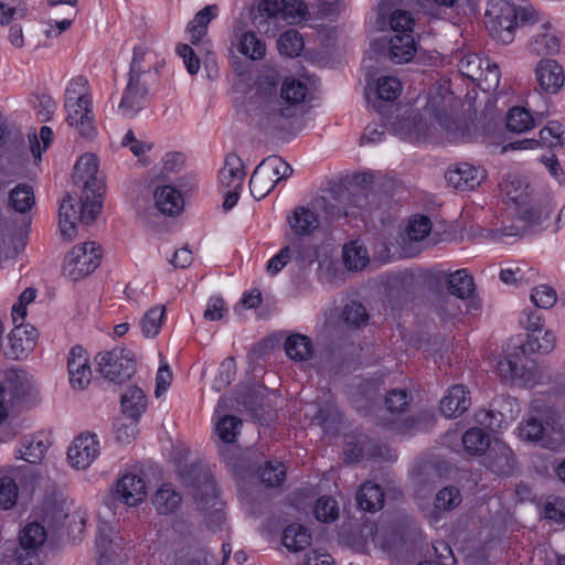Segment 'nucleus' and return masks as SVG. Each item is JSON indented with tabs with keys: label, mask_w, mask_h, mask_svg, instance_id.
<instances>
[{
	"label": "nucleus",
	"mask_w": 565,
	"mask_h": 565,
	"mask_svg": "<svg viewBox=\"0 0 565 565\" xmlns=\"http://www.w3.org/2000/svg\"><path fill=\"white\" fill-rule=\"evenodd\" d=\"M462 106L460 97L451 90L450 81L441 78L426 96L425 115L403 117L392 124V130L399 139L419 145L431 137V128L439 129L448 142L460 143L479 139L477 125L455 115Z\"/></svg>",
	"instance_id": "1"
},
{
	"label": "nucleus",
	"mask_w": 565,
	"mask_h": 565,
	"mask_svg": "<svg viewBox=\"0 0 565 565\" xmlns=\"http://www.w3.org/2000/svg\"><path fill=\"white\" fill-rule=\"evenodd\" d=\"M556 338L552 331L527 333L526 340L513 351H508L497 363L498 375L503 384L532 388L543 380L539 365L527 354L548 353L555 347Z\"/></svg>",
	"instance_id": "2"
},
{
	"label": "nucleus",
	"mask_w": 565,
	"mask_h": 565,
	"mask_svg": "<svg viewBox=\"0 0 565 565\" xmlns=\"http://www.w3.org/2000/svg\"><path fill=\"white\" fill-rule=\"evenodd\" d=\"M402 0H379L367 17L369 25L377 32L387 28L394 33L390 40V58L394 63L409 62L416 52L413 36L415 20L408 11L398 10Z\"/></svg>",
	"instance_id": "3"
},
{
	"label": "nucleus",
	"mask_w": 565,
	"mask_h": 565,
	"mask_svg": "<svg viewBox=\"0 0 565 565\" xmlns=\"http://www.w3.org/2000/svg\"><path fill=\"white\" fill-rule=\"evenodd\" d=\"M516 435L521 440L559 450L565 446V416L555 405L536 397L530 403L527 417L519 423Z\"/></svg>",
	"instance_id": "4"
},
{
	"label": "nucleus",
	"mask_w": 565,
	"mask_h": 565,
	"mask_svg": "<svg viewBox=\"0 0 565 565\" xmlns=\"http://www.w3.org/2000/svg\"><path fill=\"white\" fill-rule=\"evenodd\" d=\"M501 193L507 199L511 215L522 224H512L500 230L501 236H518L525 226L540 224L550 214L547 205H541L529 182L518 175L509 174L500 184Z\"/></svg>",
	"instance_id": "5"
},
{
	"label": "nucleus",
	"mask_w": 565,
	"mask_h": 565,
	"mask_svg": "<svg viewBox=\"0 0 565 565\" xmlns=\"http://www.w3.org/2000/svg\"><path fill=\"white\" fill-rule=\"evenodd\" d=\"M540 12L532 4H516L512 0H488L484 24L493 41L510 44L520 25L541 22Z\"/></svg>",
	"instance_id": "6"
},
{
	"label": "nucleus",
	"mask_w": 565,
	"mask_h": 565,
	"mask_svg": "<svg viewBox=\"0 0 565 565\" xmlns=\"http://www.w3.org/2000/svg\"><path fill=\"white\" fill-rule=\"evenodd\" d=\"M64 108L66 122L82 136L92 137L95 131L92 88L87 77H72L65 88Z\"/></svg>",
	"instance_id": "7"
},
{
	"label": "nucleus",
	"mask_w": 565,
	"mask_h": 565,
	"mask_svg": "<svg viewBox=\"0 0 565 565\" xmlns=\"http://www.w3.org/2000/svg\"><path fill=\"white\" fill-rule=\"evenodd\" d=\"M98 164V158L95 154L85 153L79 157L74 167V180L83 183L81 216L86 223L94 222L103 207L105 185L97 175Z\"/></svg>",
	"instance_id": "8"
},
{
	"label": "nucleus",
	"mask_w": 565,
	"mask_h": 565,
	"mask_svg": "<svg viewBox=\"0 0 565 565\" xmlns=\"http://www.w3.org/2000/svg\"><path fill=\"white\" fill-rule=\"evenodd\" d=\"M287 225L289 230L287 237L292 244L297 262L313 264L318 253L315 245L307 243L306 239L319 228V214L309 206H297L288 214Z\"/></svg>",
	"instance_id": "9"
},
{
	"label": "nucleus",
	"mask_w": 565,
	"mask_h": 565,
	"mask_svg": "<svg viewBox=\"0 0 565 565\" xmlns=\"http://www.w3.org/2000/svg\"><path fill=\"white\" fill-rule=\"evenodd\" d=\"M475 419L480 426L467 429L461 437V441L467 454L481 456L492 446L490 433L501 430L504 418L500 412L479 409L475 415Z\"/></svg>",
	"instance_id": "10"
},
{
	"label": "nucleus",
	"mask_w": 565,
	"mask_h": 565,
	"mask_svg": "<svg viewBox=\"0 0 565 565\" xmlns=\"http://www.w3.org/2000/svg\"><path fill=\"white\" fill-rule=\"evenodd\" d=\"M145 50L137 49L131 60L128 82L124 89L118 113L125 118L135 117L142 110L148 103V81L145 78L143 72L140 71L139 54Z\"/></svg>",
	"instance_id": "11"
},
{
	"label": "nucleus",
	"mask_w": 565,
	"mask_h": 565,
	"mask_svg": "<svg viewBox=\"0 0 565 565\" xmlns=\"http://www.w3.org/2000/svg\"><path fill=\"white\" fill-rule=\"evenodd\" d=\"M460 74L476 83L484 92H497L501 73L497 63L477 53H460L457 56Z\"/></svg>",
	"instance_id": "12"
},
{
	"label": "nucleus",
	"mask_w": 565,
	"mask_h": 565,
	"mask_svg": "<svg viewBox=\"0 0 565 565\" xmlns=\"http://www.w3.org/2000/svg\"><path fill=\"white\" fill-rule=\"evenodd\" d=\"M291 173L290 164L280 157H267L256 167L250 177V194L256 200L264 199L274 190L278 182L288 179Z\"/></svg>",
	"instance_id": "13"
},
{
	"label": "nucleus",
	"mask_w": 565,
	"mask_h": 565,
	"mask_svg": "<svg viewBox=\"0 0 565 565\" xmlns=\"http://www.w3.org/2000/svg\"><path fill=\"white\" fill-rule=\"evenodd\" d=\"M196 470V467L190 469L189 473L194 475L192 479L186 476L185 471L181 470L180 478L186 487L192 488V494L199 509L204 512L212 510L211 514L216 521H223V503L218 498V491L214 480L206 472H198Z\"/></svg>",
	"instance_id": "14"
},
{
	"label": "nucleus",
	"mask_w": 565,
	"mask_h": 565,
	"mask_svg": "<svg viewBox=\"0 0 565 565\" xmlns=\"http://www.w3.org/2000/svg\"><path fill=\"white\" fill-rule=\"evenodd\" d=\"M102 248L95 242L74 246L65 256L63 275L77 281L93 273L100 264Z\"/></svg>",
	"instance_id": "15"
},
{
	"label": "nucleus",
	"mask_w": 565,
	"mask_h": 565,
	"mask_svg": "<svg viewBox=\"0 0 565 565\" xmlns=\"http://www.w3.org/2000/svg\"><path fill=\"white\" fill-rule=\"evenodd\" d=\"M403 92L402 82L391 75L380 76L373 83H367L365 87V98L370 108L386 118V115L393 108V104Z\"/></svg>",
	"instance_id": "16"
},
{
	"label": "nucleus",
	"mask_w": 565,
	"mask_h": 565,
	"mask_svg": "<svg viewBox=\"0 0 565 565\" xmlns=\"http://www.w3.org/2000/svg\"><path fill=\"white\" fill-rule=\"evenodd\" d=\"M257 12L264 20H279L288 24L306 21L309 13L302 0H260L257 3Z\"/></svg>",
	"instance_id": "17"
},
{
	"label": "nucleus",
	"mask_w": 565,
	"mask_h": 565,
	"mask_svg": "<svg viewBox=\"0 0 565 565\" xmlns=\"http://www.w3.org/2000/svg\"><path fill=\"white\" fill-rule=\"evenodd\" d=\"M96 361L102 375L111 382H124L134 373V361L121 349L100 352Z\"/></svg>",
	"instance_id": "18"
},
{
	"label": "nucleus",
	"mask_w": 565,
	"mask_h": 565,
	"mask_svg": "<svg viewBox=\"0 0 565 565\" xmlns=\"http://www.w3.org/2000/svg\"><path fill=\"white\" fill-rule=\"evenodd\" d=\"M20 552H18L19 565H38L39 551L47 539V533L39 522H30L20 533Z\"/></svg>",
	"instance_id": "19"
},
{
	"label": "nucleus",
	"mask_w": 565,
	"mask_h": 565,
	"mask_svg": "<svg viewBox=\"0 0 565 565\" xmlns=\"http://www.w3.org/2000/svg\"><path fill=\"white\" fill-rule=\"evenodd\" d=\"M96 545L98 552L97 565H121L117 561H121L124 540L111 524L107 522L99 523Z\"/></svg>",
	"instance_id": "20"
},
{
	"label": "nucleus",
	"mask_w": 565,
	"mask_h": 565,
	"mask_svg": "<svg viewBox=\"0 0 565 565\" xmlns=\"http://www.w3.org/2000/svg\"><path fill=\"white\" fill-rule=\"evenodd\" d=\"M100 444L96 434L85 433L75 437L67 449L68 463L77 469H87L99 456Z\"/></svg>",
	"instance_id": "21"
},
{
	"label": "nucleus",
	"mask_w": 565,
	"mask_h": 565,
	"mask_svg": "<svg viewBox=\"0 0 565 565\" xmlns=\"http://www.w3.org/2000/svg\"><path fill=\"white\" fill-rule=\"evenodd\" d=\"M372 207L370 205V195L364 190H359L351 193L347 201L341 205H332L330 207L329 216L331 220L340 221L345 220L348 223L361 220L367 222L369 214Z\"/></svg>",
	"instance_id": "22"
},
{
	"label": "nucleus",
	"mask_w": 565,
	"mask_h": 565,
	"mask_svg": "<svg viewBox=\"0 0 565 565\" xmlns=\"http://www.w3.org/2000/svg\"><path fill=\"white\" fill-rule=\"evenodd\" d=\"M68 380L73 390L86 388L93 377L89 355L85 349L77 345L71 349L67 356Z\"/></svg>",
	"instance_id": "23"
},
{
	"label": "nucleus",
	"mask_w": 565,
	"mask_h": 565,
	"mask_svg": "<svg viewBox=\"0 0 565 565\" xmlns=\"http://www.w3.org/2000/svg\"><path fill=\"white\" fill-rule=\"evenodd\" d=\"M486 175V170L481 166L459 162L448 169L446 180L456 190L470 191L479 186Z\"/></svg>",
	"instance_id": "24"
},
{
	"label": "nucleus",
	"mask_w": 565,
	"mask_h": 565,
	"mask_svg": "<svg viewBox=\"0 0 565 565\" xmlns=\"http://www.w3.org/2000/svg\"><path fill=\"white\" fill-rule=\"evenodd\" d=\"M115 494L128 507H137L147 497V484L142 476L128 472L115 483Z\"/></svg>",
	"instance_id": "25"
},
{
	"label": "nucleus",
	"mask_w": 565,
	"mask_h": 565,
	"mask_svg": "<svg viewBox=\"0 0 565 565\" xmlns=\"http://www.w3.org/2000/svg\"><path fill=\"white\" fill-rule=\"evenodd\" d=\"M516 459L508 444L494 439L484 457L483 465L498 476H509L515 468Z\"/></svg>",
	"instance_id": "26"
},
{
	"label": "nucleus",
	"mask_w": 565,
	"mask_h": 565,
	"mask_svg": "<svg viewBox=\"0 0 565 565\" xmlns=\"http://www.w3.org/2000/svg\"><path fill=\"white\" fill-rule=\"evenodd\" d=\"M535 78L544 93L557 94L565 82L563 66L555 60L542 58L535 67Z\"/></svg>",
	"instance_id": "27"
},
{
	"label": "nucleus",
	"mask_w": 565,
	"mask_h": 565,
	"mask_svg": "<svg viewBox=\"0 0 565 565\" xmlns=\"http://www.w3.org/2000/svg\"><path fill=\"white\" fill-rule=\"evenodd\" d=\"M308 96V78L286 77L280 87V98L287 107L281 109V115L284 117L294 116L292 110L305 104Z\"/></svg>",
	"instance_id": "28"
},
{
	"label": "nucleus",
	"mask_w": 565,
	"mask_h": 565,
	"mask_svg": "<svg viewBox=\"0 0 565 565\" xmlns=\"http://www.w3.org/2000/svg\"><path fill=\"white\" fill-rule=\"evenodd\" d=\"M411 397L405 390H392L387 393L385 398V405L387 411L392 414L393 418L385 425L398 433H406L415 428L414 420L406 418L401 423V414L406 406H408Z\"/></svg>",
	"instance_id": "29"
},
{
	"label": "nucleus",
	"mask_w": 565,
	"mask_h": 565,
	"mask_svg": "<svg viewBox=\"0 0 565 565\" xmlns=\"http://www.w3.org/2000/svg\"><path fill=\"white\" fill-rule=\"evenodd\" d=\"M51 438L47 433L36 431L22 438L15 457L29 463H40L51 447Z\"/></svg>",
	"instance_id": "30"
},
{
	"label": "nucleus",
	"mask_w": 565,
	"mask_h": 565,
	"mask_svg": "<svg viewBox=\"0 0 565 565\" xmlns=\"http://www.w3.org/2000/svg\"><path fill=\"white\" fill-rule=\"evenodd\" d=\"M471 405L470 391L462 384L450 386L439 403L440 413L447 418L462 415Z\"/></svg>",
	"instance_id": "31"
},
{
	"label": "nucleus",
	"mask_w": 565,
	"mask_h": 565,
	"mask_svg": "<svg viewBox=\"0 0 565 565\" xmlns=\"http://www.w3.org/2000/svg\"><path fill=\"white\" fill-rule=\"evenodd\" d=\"M38 331L30 324H14L9 334V356L14 360L28 355L36 345Z\"/></svg>",
	"instance_id": "32"
},
{
	"label": "nucleus",
	"mask_w": 565,
	"mask_h": 565,
	"mask_svg": "<svg viewBox=\"0 0 565 565\" xmlns=\"http://www.w3.org/2000/svg\"><path fill=\"white\" fill-rule=\"evenodd\" d=\"M559 49V39L550 21L542 22L540 31L531 36L527 44V52L534 56L554 55Z\"/></svg>",
	"instance_id": "33"
},
{
	"label": "nucleus",
	"mask_w": 565,
	"mask_h": 565,
	"mask_svg": "<svg viewBox=\"0 0 565 565\" xmlns=\"http://www.w3.org/2000/svg\"><path fill=\"white\" fill-rule=\"evenodd\" d=\"M227 407L228 398L222 396L215 408V416L217 418L215 433L223 443L233 444L241 433L242 420L234 415L224 414Z\"/></svg>",
	"instance_id": "34"
},
{
	"label": "nucleus",
	"mask_w": 565,
	"mask_h": 565,
	"mask_svg": "<svg viewBox=\"0 0 565 565\" xmlns=\"http://www.w3.org/2000/svg\"><path fill=\"white\" fill-rule=\"evenodd\" d=\"M244 180L245 170L242 159L236 153L227 154L218 173L220 186L222 189L242 190Z\"/></svg>",
	"instance_id": "35"
},
{
	"label": "nucleus",
	"mask_w": 565,
	"mask_h": 565,
	"mask_svg": "<svg viewBox=\"0 0 565 565\" xmlns=\"http://www.w3.org/2000/svg\"><path fill=\"white\" fill-rule=\"evenodd\" d=\"M431 231V222L429 217L422 214H416L409 218L405 230V237L403 238L404 245H409V248L404 246L403 252L405 256H414L418 253L417 249H413V243H419L424 241Z\"/></svg>",
	"instance_id": "36"
},
{
	"label": "nucleus",
	"mask_w": 565,
	"mask_h": 565,
	"mask_svg": "<svg viewBox=\"0 0 565 565\" xmlns=\"http://www.w3.org/2000/svg\"><path fill=\"white\" fill-rule=\"evenodd\" d=\"M153 196L157 209L164 215H178L184 207L182 194L171 185L157 188Z\"/></svg>",
	"instance_id": "37"
},
{
	"label": "nucleus",
	"mask_w": 565,
	"mask_h": 565,
	"mask_svg": "<svg viewBox=\"0 0 565 565\" xmlns=\"http://www.w3.org/2000/svg\"><path fill=\"white\" fill-rule=\"evenodd\" d=\"M313 418L324 433H332L337 429L340 422V413L334 405L333 397L330 391L323 393V402L316 405Z\"/></svg>",
	"instance_id": "38"
},
{
	"label": "nucleus",
	"mask_w": 565,
	"mask_h": 565,
	"mask_svg": "<svg viewBox=\"0 0 565 565\" xmlns=\"http://www.w3.org/2000/svg\"><path fill=\"white\" fill-rule=\"evenodd\" d=\"M384 497L379 484L367 481L359 488L355 500L361 510L373 513L383 508Z\"/></svg>",
	"instance_id": "39"
},
{
	"label": "nucleus",
	"mask_w": 565,
	"mask_h": 565,
	"mask_svg": "<svg viewBox=\"0 0 565 565\" xmlns=\"http://www.w3.org/2000/svg\"><path fill=\"white\" fill-rule=\"evenodd\" d=\"M121 408L128 419L138 420L147 408V396L137 386H129L121 396Z\"/></svg>",
	"instance_id": "40"
},
{
	"label": "nucleus",
	"mask_w": 565,
	"mask_h": 565,
	"mask_svg": "<svg viewBox=\"0 0 565 565\" xmlns=\"http://www.w3.org/2000/svg\"><path fill=\"white\" fill-rule=\"evenodd\" d=\"M342 259L349 270L359 271L366 267L370 256L364 244L359 239H354L344 244Z\"/></svg>",
	"instance_id": "41"
},
{
	"label": "nucleus",
	"mask_w": 565,
	"mask_h": 565,
	"mask_svg": "<svg viewBox=\"0 0 565 565\" xmlns=\"http://www.w3.org/2000/svg\"><path fill=\"white\" fill-rule=\"evenodd\" d=\"M217 7L206 6L200 10L188 25V33L193 45H198L206 35L209 23L216 17Z\"/></svg>",
	"instance_id": "42"
},
{
	"label": "nucleus",
	"mask_w": 565,
	"mask_h": 565,
	"mask_svg": "<svg viewBox=\"0 0 565 565\" xmlns=\"http://www.w3.org/2000/svg\"><path fill=\"white\" fill-rule=\"evenodd\" d=\"M235 46L239 54L253 61L262 60L266 54L265 42L252 31L243 32Z\"/></svg>",
	"instance_id": "43"
},
{
	"label": "nucleus",
	"mask_w": 565,
	"mask_h": 565,
	"mask_svg": "<svg viewBox=\"0 0 565 565\" xmlns=\"http://www.w3.org/2000/svg\"><path fill=\"white\" fill-rule=\"evenodd\" d=\"M447 288L458 299H468L475 291L473 278L467 269H458L447 275Z\"/></svg>",
	"instance_id": "44"
},
{
	"label": "nucleus",
	"mask_w": 565,
	"mask_h": 565,
	"mask_svg": "<svg viewBox=\"0 0 565 565\" xmlns=\"http://www.w3.org/2000/svg\"><path fill=\"white\" fill-rule=\"evenodd\" d=\"M281 541L288 551L300 552L311 544V533L300 524H291L284 530Z\"/></svg>",
	"instance_id": "45"
},
{
	"label": "nucleus",
	"mask_w": 565,
	"mask_h": 565,
	"mask_svg": "<svg viewBox=\"0 0 565 565\" xmlns=\"http://www.w3.org/2000/svg\"><path fill=\"white\" fill-rule=\"evenodd\" d=\"M182 501L181 494L171 483H163L157 490L153 498V505L160 514L174 512Z\"/></svg>",
	"instance_id": "46"
},
{
	"label": "nucleus",
	"mask_w": 565,
	"mask_h": 565,
	"mask_svg": "<svg viewBox=\"0 0 565 565\" xmlns=\"http://www.w3.org/2000/svg\"><path fill=\"white\" fill-rule=\"evenodd\" d=\"M285 351L291 360L303 362L312 356V342L307 335L295 333L286 339Z\"/></svg>",
	"instance_id": "47"
},
{
	"label": "nucleus",
	"mask_w": 565,
	"mask_h": 565,
	"mask_svg": "<svg viewBox=\"0 0 565 565\" xmlns=\"http://www.w3.org/2000/svg\"><path fill=\"white\" fill-rule=\"evenodd\" d=\"M71 520L75 523L78 522L77 530L81 532L85 525V521L81 514L70 515L61 504H53L45 511L44 521L55 531L61 530Z\"/></svg>",
	"instance_id": "48"
},
{
	"label": "nucleus",
	"mask_w": 565,
	"mask_h": 565,
	"mask_svg": "<svg viewBox=\"0 0 565 565\" xmlns=\"http://www.w3.org/2000/svg\"><path fill=\"white\" fill-rule=\"evenodd\" d=\"M505 125L510 131L522 134L535 127V119L526 108L515 106L509 109Z\"/></svg>",
	"instance_id": "49"
},
{
	"label": "nucleus",
	"mask_w": 565,
	"mask_h": 565,
	"mask_svg": "<svg viewBox=\"0 0 565 565\" xmlns=\"http://www.w3.org/2000/svg\"><path fill=\"white\" fill-rule=\"evenodd\" d=\"M434 310L444 326H455L462 315L458 300L448 296L439 297L434 303Z\"/></svg>",
	"instance_id": "50"
},
{
	"label": "nucleus",
	"mask_w": 565,
	"mask_h": 565,
	"mask_svg": "<svg viewBox=\"0 0 565 565\" xmlns=\"http://www.w3.org/2000/svg\"><path fill=\"white\" fill-rule=\"evenodd\" d=\"M9 203L12 209L19 213H25L32 209L35 203V196L32 186L19 184L10 191Z\"/></svg>",
	"instance_id": "51"
},
{
	"label": "nucleus",
	"mask_w": 565,
	"mask_h": 565,
	"mask_svg": "<svg viewBox=\"0 0 565 565\" xmlns=\"http://www.w3.org/2000/svg\"><path fill=\"white\" fill-rule=\"evenodd\" d=\"M164 315V306H153L145 312L140 320V328L146 338H154L160 332Z\"/></svg>",
	"instance_id": "52"
},
{
	"label": "nucleus",
	"mask_w": 565,
	"mask_h": 565,
	"mask_svg": "<svg viewBox=\"0 0 565 565\" xmlns=\"http://www.w3.org/2000/svg\"><path fill=\"white\" fill-rule=\"evenodd\" d=\"M440 10H450L455 14V24L461 21V17H468L477 11V0H434Z\"/></svg>",
	"instance_id": "53"
},
{
	"label": "nucleus",
	"mask_w": 565,
	"mask_h": 565,
	"mask_svg": "<svg viewBox=\"0 0 565 565\" xmlns=\"http://www.w3.org/2000/svg\"><path fill=\"white\" fill-rule=\"evenodd\" d=\"M305 47L301 34L296 30H287L278 39V51L281 55L295 57L300 55Z\"/></svg>",
	"instance_id": "54"
},
{
	"label": "nucleus",
	"mask_w": 565,
	"mask_h": 565,
	"mask_svg": "<svg viewBox=\"0 0 565 565\" xmlns=\"http://www.w3.org/2000/svg\"><path fill=\"white\" fill-rule=\"evenodd\" d=\"M8 388L12 392V397L21 399L28 395L32 388L31 377L22 370H12L7 376Z\"/></svg>",
	"instance_id": "55"
},
{
	"label": "nucleus",
	"mask_w": 565,
	"mask_h": 565,
	"mask_svg": "<svg viewBox=\"0 0 565 565\" xmlns=\"http://www.w3.org/2000/svg\"><path fill=\"white\" fill-rule=\"evenodd\" d=\"M259 479L266 487H279L286 479V467L279 461H268L260 468Z\"/></svg>",
	"instance_id": "56"
},
{
	"label": "nucleus",
	"mask_w": 565,
	"mask_h": 565,
	"mask_svg": "<svg viewBox=\"0 0 565 565\" xmlns=\"http://www.w3.org/2000/svg\"><path fill=\"white\" fill-rule=\"evenodd\" d=\"M315 516L318 521L330 523L339 516V505L334 498L330 495L320 497L313 509Z\"/></svg>",
	"instance_id": "57"
},
{
	"label": "nucleus",
	"mask_w": 565,
	"mask_h": 565,
	"mask_svg": "<svg viewBox=\"0 0 565 565\" xmlns=\"http://www.w3.org/2000/svg\"><path fill=\"white\" fill-rule=\"evenodd\" d=\"M564 126L559 121H548L540 131V143L553 149L562 147L564 139Z\"/></svg>",
	"instance_id": "58"
},
{
	"label": "nucleus",
	"mask_w": 565,
	"mask_h": 565,
	"mask_svg": "<svg viewBox=\"0 0 565 565\" xmlns=\"http://www.w3.org/2000/svg\"><path fill=\"white\" fill-rule=\"evenodd\" d=\"M461 503L460 491L452 486L439 490L435 498V510L438 512L450 511Z\"/></svg>",
	"instance_id": "59"
},
{
	"label": "nucleus",
	"mask_w": 565,
	"mask_h": 565,
	"mask_svg": "<svg viewBox=\"0 0 565 565\" xmlns=\"http://www.w3.org/2000/svg\"><path fill=\"white\" fill-rule=\"evenodd\" d=\"M530 298L535 307L550 309L556 303L557 294L552 286L542 284L532 289Z\"/></svg>",
	"instance_id": "60"
},
{
	"label": "nucleus",
	"mask_w": 565,
	"mask_h": 565,
	"mask_svg": "<svg viewBox=\"0 0 565 565\" xmlns=\"http://www.w3.org/2000/svg\"><path fill=\"white\" fill-rule=\"evenodd\" d=\"M18 486L11 477L0 478V508L3 510L12 509L18 501Z\"/></svg>",
	"instance_id": "61"
},
{
	"label": "nucleus",
	"mask_w": 565,
	"mask_h": 565,
	"mask_svg": "<svg viewBox=\"0 0 565 565\" xmlns=\"http://www.w3.org/2000/svg\"><path fill=\"white\" fill-rule=\"evenodd\" d=\"M32 105L39 120L43 122L51 120L57 108L55 100L47 94L35 95Z\"/></svg>",
	"instance_id": "62"
},
{
	"label": "nucleus",
	"mask_w": 565,
	"mask_h": 565,
	"mask_svg": "<svg viewBox=\"0 0 565 565\" xmlns=\"http://www.w3.org/2000/svg\"><path fill=\"white\" fill-rule=\"evenodd\" d=\"M543 516L555 523L565 521V500L559 497H552L543 505Z\"/></svg>",
	"instance_id": "63"
},
{
	"label": "nucleus",
	"mask_w": 565,
	"mask_h": 565,
	"mask_svg": "<svg viewBox=\"0 0 565 565\" xmlns=\"http://www.w3.org/2000/svg\"><path fill=\"white\" fill-rule=\"evenodd\" d=\"M122 147L129 148L131 153L141 158L153 147V143L149 140L138 139L132 130H128L121 140Z\"/></svg>",
	"instance_id": "64"
}]
</instances>
